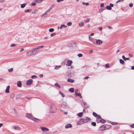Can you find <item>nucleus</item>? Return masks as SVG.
I'll list each match as a JSON object with an SVG mask.
<instances>
[{"mask_svg":"<svg viewBox=\"0 0 134 134\" xmlns=\"http://www.w3.org/2000/svg\"><path fill=\"white\" fill-rule=\"evenodd\" d=\"M89 78V77H88V76H86V77H85L83 78V79H84V80H85V79H88Z\"/></svg>","mask_w":134,"mask_h":134,"instance_id":"obj_55","label":"nucleus"},{"mask_svg":"<svg viewBox=\"0 0 134 134\" xmlns=\"http://www.w3.org/2000/svg\"><path fill=\"white\" fill-rule=\"evenodd\" d=\"M44 15H45L44 14H42L41 15V16L42 17H43V16Z\"/></svg>","mask_w":134,"mask_h":134,"instance_id":"obj_62","label":"nucleus"},{"mask_svg":"<svg viewBox=\"0 0 134 134\" xmlns=\"http://www.w3.org/2000/svg\"><path fill=\"white\" fill-rule=\"evenodd\" d=\"M93 115L95 116V117H97L98 116V115L96 113H95V112H93Z\"/></svg>","mask_w":134,"mask_h":134,"instance_id":"obj_29","label":"nucleus"},{"mask_svg":"<svg viewBox=\"0 0 134 134\" xmlns=\"http://www.w3.org/2000/svg\"><path fill=\"white\" fill-rule=\"evenodd\" d=\"M69 91H70V92H74V88H70L69 89Z\"/></svg>","mask_w":134,"mask_h":134,"instance_id":"obj_25","label":"nucleus"},{"mask_svg":"<svg viewBox=\"0 0 134 134\" xmlns=\"http://www.w3.org/2000/svg\"><path fill=\"white\" fill-rule=\"evenodd\" d=\"M110 7L111 8V7H113V4L110 3V5H109Z\"/></svg>","mask_w":134,"mask_h":134,"instance_id":"obj_53","label":"nucleus"},{"mask_svg":"<svg viewBox=\"0 0 134 134\" xmlns=\"http://www.w3.org/2000/svg\"><path fill=\"white\" fill-rule=\"evenodd\" d=\"M64 0H57V2H59L61 1H63Z\"/></svg>","mask_w":134,"mask_h":134,"instance_id":"obj_57","label":"nucleus"},{"mask_svg":"<svg viewBox=\"0 0 134 134\" xmlns=\"http://www.w3.org/2000/svg\"><path fill=\"white\" fill-rule=\"evenodd\" d=\"M16 44H11L10 46L11 47H14V46H16Z\"/></svg>","mask_w":134,"mask_h":134,"instance_id":"obj_46","label":"nucleus"},{"mask_svg":"<svg viewBox=\"0 0 134 134\" xmlns=\"http://www.w3.org/2000/svg\"><path fill=\"white\" fill-rule=\"evenodd\" d=\"M82 4L83 5H89V4L88 3H86L85 2H83L82 3Z\"/></svg>","mask_w":134,"mask_h":134,"instance_id":"obj_35","label":"nucleus"},{"mask_svg":"<svg viewBox=\"0 0 134 134\" xmlns=\"http://www.w3.org/2000/svg\"><path fill=\"white\" fill-rule=\"evenodd\" d=\"M104 3H102L100 5V7H103L104 6Z\"/></svg>","mask_w":134,"mask_h":134,"instance_id":"obj_48","label":"nucleus"},{"mask_svg":"<svg viewBox=\"0 0 134 134\" xmlns=\"http://www.w3.org/2000/svg\"><path fill=\"white\" fill-rule=\"evenodd\" d=\"M105 66L106 68H108L109 67V64H106L105 65Z\"/></svg>","mask_w":134,"mask_h":134,"instance_id":"obj_47","label":"nucleus"},{"mask_svg":"<svg viewBox=\"0 0 134 134\" xmlns=\"http://www.w3.org/2000/svg\"><path fill=\"white\" fill-rule=\"evenodd\" d=\"M117 124V123H116V122H113L112 123V124L113 125H116Z\"/></svg>","mask_w":134,"mask_h":134,"instance_id":"obj_60","label":"nucleus"},{"mask_svg":"<svg viewBox=\"0 0 134 134\" xmlns=\"http://www.w3.org/2000/svg\"><path fill=\"white\" fill-rule=\"evenodd\" d=\"M54 85L59 88H61V87L60 85H59L58 83H55L54 84Z\"/></svg>","mask_w":134,"mask_h":134,"instance_id":"obj_23","label":"nucleus"},{"mask_svg":"<svg viewBox=\"0 0 134 134\" xmlns=\"http://www.w3.org/2000/svg\"><path fill=\"white\" fill-rule=\"evenodd\" d=\"M91 124L93 126H96V123L95 122H92Z\"/></svg>","mask_w":134,"mask_h":134,"instance_id":"obj_33","label":"nucleus"},{"mask_svg":"<svg viewBox=\"0 0 134 134\" xmlns=\"http://www.w3.org/2000/svg\"><path fill=\"white\" fill-rule=\"evenodd\" d=\"M14 129L15 130H20V127L18 126H15L14 127Z\"/></svg>","mask_w":134,"mask_h":134,"instance_id":"obj_15","label":"nucleus"},{"mask_svg":"<svg viewBox=\"0 0 134 134\" xmlns=\"http://www.w3.org/2000/svg\"><path fill=\"white\" fill-rule=\"evenodd\" d=\"M131 126L132 128H134V124L131 125Z\"/></svg>","mask_w":134,"mask_h":134,"instance_id":"obj_63","label":"nucleus"},{"mask_svg":"<svg viewBox=\"0 0 134 134\" xmlns=\"http://www.w3.org/2000/svg\"><path fill=\"white\" fill-rule=\"evenodd\" d=\"M13 68H11L10 69H9L8 70V71L9 72H11L13 71Z\"/></svg>","mask_w":134,"mask_h":134,"instance_id":"obj_42","label":"nucleus"},{"mask_svg":"<svg viewBox=\"0 0 134 134\" xmlns=\"http://www.w3.org/2000/svg\"><path fill=\"white\" fill-rule=\"evenodd\" d=\"M71 25H72V23L71 22H68L67 23V25L68 26H70Z\"/></svg>","mask_w":134,"mask_h":134,"instance_id":"obj_36","label":"nucleus"},{"mask_svg":"<svg viewBox=\"0 0 134 134\" xmlns=\"http://www.w3.org/2000/svg\"><path fill=\"white\" fill-rule=\"evenodd\" d=\"M54 29L53 28H50L49 30V31L50 32H52L54 31Z\"/></svg>","mask_w":134,"mask_h":134,"instance_id":"obj_37","label":"nucleus"},{"mask_svg":"<svg viewBox=\"0 0 134 134\" xmlns=\"http://www.w3.org/2000/svg\"><path fill=\"white\" fill-rule=\"evenodd\" d=\"M83 115V113L81 112L77 114V115L78 116L81 117Z\"/></svg>","mask_w":134,"mask_h":134,"instance_id":"obj_18","label":"nucleus"},{"mask_svg":"<svg viewBox=\"0 0 134 134\" xmlns=\"http://www.w3.org/2000/svg\"><path fill=\"white\" fill-rule=\"evenodd\" d=\"M106 8L109 10H110L111 9V8L110 7V6H107L106 7Z\"/></svg>","mask_w":134,"mask_h":134,"instance_id":"obj_30","label":"nucleus"},{"mask_svg":"<svg viewBox=\"0 0 134 134\" xmlns=\"http://www.w3.org/2000/svg\"><path fill=\"white\" fill-rule=\"evenodd\" d=\"M88 37L89 40L92 42L93 43L95 44V40L91 37Z\"/></svg>","mask_w":134,"mask_h":134,"instance_id":"obj_8","label":"nucleus"},{"mask_svg":"<svg viewBox=\"0 0 134 134\" xmlns=\"http://www.w3.org/2000/svg\"><path fill=\"white\" fill-rule=\"evenodd\" d=\"M15 96V94L14 93H12L10 94V97L12 99H13L14 98Z\"/></svg>","mask_w":134,"mask_h":134,"instance_id":"obj_17","label":"nucleus"},{"mask_svg":"<svg viewBox=\"0 0 134 134\" xmlns=\"http://www.w3.org/2000/svg\"><path fill=\"white\" fill-rule=\"evenodd\" d=\"M90 21V19L89 18L87 19L86 20H85L84 21L85 23H88Z\"/></svg>","mask_w":134,"mask_h":134,"instance_id":"obj_40","label":"nucleus"},{"mask_svg":"<svg viewBox=\"0 0 134 134\" xmlns=\"http://www.w3.org/2000/svg\"><path fill=\"white\" fill-rule=\"evenodd\" d=\"M59 93L63 97H65V96L61 92L59 91Z\"/></svg>","mask_w":134,"mask_h":134,"instance_id":"obj_32","label":"nucleus"},{"mask_svg":"<svg viewBox=\"0 0 134 134\" xmlns=\"http://www.w3.org/2000/svg\"><path fill=\"white\" fill-rule=\"evenodd\" d=\"M68 81L69 82L73 83L74 82V81L73 80L71 79H68Z\"/></svg>","mask_w":134,"mask_h":134,"instance_id":"obj_20","label":"nucleus"},{"mask_svg":"<svg viewBox=\"0 0 134 134\" xmlns=\"http://www.w3.org/2000/svg\"><path fill=\"white\" fill-rule=\"evenodd\" d=\"M26 4V3H24L21 4V8H24Z\"/></svg>","mask_w":134,"mask_h":134,"instance_id":"obj_24","label":"nucleus"},{"mask_svg":"<svg viewBox=\"0 0 134 134\" xmlns=\"http://www.w3.org/2000/svg\"><path fill=\"white\" fill-rule=\"evenodd\" d=\"M32 82V80L31 79H30L27 80L26 82V84L27 85H31Z\"/></svg>","mask_w":134,"mask_h":134,"instance_id":"obj_4","label":"nucleus"},{"mask_svg":"<svg viewBox=\"0 0 134 134\" xmlns=\"http://www.w3.org/2000/svg\"><path fill=\"white\" fill-rule=\"evenodd\" d=\"M35 2L37 3H41L42 1V0H35Z\"/></svg>","mask_w":134,"mask_h":134,"instance_id":"obj_19","label":"nucleus"},{"mask_svg":"<svg viewBox=\"0 0 134 134\" xmlns=\"http://www.w3.org/2000/svg\"><path fill=\"white\" fill-rule=\"evenodd\" d=\"M72 63V61L71 60H68L67 63L66 64V65L68 66H70L71 65Z\"/></svg>","mask_w":134,"mask_h":134,"instance_id":"obj_9","label":"nucleus"},{"mask_svg":"<svg viewBox=\"0 0 134 134\" xmlns=\"http://www.w3.org/2000/svg\"><path fill=\"white\" fill-rule=\"evenodd\" d=\"M94 34L93 33H92L91 34L88 36V37H91V36H93L94 35Z\"/></svg>","mask_w":134,"mask_h":134,"instance_id":"obj_54","label":"nucleus"},{"mask_svg":"<svg viewBox=\"0 0 134 134\" xmlns=\"http://www.w3.org/2000/svg\"><path fill=\"white\" fill-rule=\"evenodd\" d=\"M77 96H79L81 98H82L81 94L80 93H78L76 95Z\"/></svg>","mask_w":134,"mask_h":134,"instance_id":"obj_41","label":"nucleus"},{"mask_svg":"<svg viewBox=\"0 0 134 134\" xmlns=\"http://www.w3.org/2000/svg\"><path fill=\"white\" fill-rule=\"evenodd\" d=\"M38 52V51L36 50L35 48H34L32 50L27 52L26 53V55L27 56L37 54Z\"/></svg>","mask_w":134,"mask_h":134,"instance_id":"obj_1","label":"nucleus"},{"mask_svg":"<svg viewBox=\"0 0 134 134\" xmlns=\"http://www.w3.org/2000/svg\"><path fill=\"white\" fill-rule=\"evenodd\" d=\"M41 130L43 132H44L46 131H48L49 130V129L48 128H47L46 127H41Z\"/></svg>","mask_w":134,"mask_h":134,"instance_id":"obj_10","label":"nucleus"},{"mask_svg":"<svg viewBox=\"0 0 134 134\" xmlns=\"http://www.w3.org/2000/svg\"><path fill=\"white\" fill-rule=\"evenodd\" d=\"M72 124H67L65 126V128L66 129L70 128H72Z\"/></svg>","mask_w":134,"mask_h":134,"instance_id":"obj_6","label":"nucleus"},{"mask_svg":"<svg viewBox=\"0 0 134 134\" xmlns=\"http://www.w3.org/2000/svg\"><path fill=\"white\" fill-rule=\"evenodd\" d=\"M85 123L83 120V119H81L78 122L77 124L78 125H80Z\"/></svg>","mask_w":134,"mask_h":134,"instance_id":"obj_5","label":"nucleus"},{"mask_svg":"<svg viewBox=\"0 0 134 134\" xmlns=\"http://www.w3.org/2000/svg\"><path fill=\"white\" fill-rule=\"evenodd\" d=\"M56 110L55 105L54 104H51L50 107V112L51 113H54Z\"/></svg>","mask_w":134,"mask_h":134,"instance_id":"obj_2","label":"nucleus"},{"mask_svg":"<svg viewBox=\"0 0 134 134\" xmlns=\"http://www.w3.org/2000/svg\"><path fill=\"white\" fill-rule=\"evenodd\" d=\"M124 0H118L116 2V3H118L119 2H122L124 1Z\"/></svg>","mask_w":134,"mask_h":134,"instance_id":"obj_44","label":"nucleus"},{"mask_svg":"<svg viewBox=\"0 0 134 134\" xmlns=\"http://www.w3.org/2000/svg\"><path fill=\"white\" fill-rule=\"evenodd\" d=\"M99 29L100 30H102V27L100 26L99 27Z\"/></svg>","mask_w":134,"mask_h":134,"instance_id":"obj_51","label":"nucleus"},{"mask_svg":"<svg viewBox=\"0 0 134 134\" xmlns=\"http://www.w3.org/2000/svg\"><path fill=\"white\" fill-rule=\"evenodd\" d=\"M107 129L106 127L104 125H102L99 129V130L100 131H104Z\"/></svg>","mask_w":134,"mask_h":134,"instance_id":"obj_3","label":"nucleus"},{"mask_svg":"<svg viewBox=\"0 0 134 134\" xmlns=\"http://www.w3.org/2000/svg\"><path fill=\"white\" fill-rule=\"evenodd\" d=\"M24 50V48H21V49L19 51H20V52H21L22 51H23Z\"/></svg>","mask_w":134,"mask_h":134,"instance_id":"obj_58","label":"nucleus"},{"mask_svg":"<svg viewBox=\"0 0 134 134\" xmlns=\"http://www.w3.org/2000/svg\"><path fill=\"white\" fill-rule=\"evenodd\" d=\"M35 2L34 1H33L32 3L30 4V5L31 6H34L36 5V4L35 2Z\"/></svg>","mask_w":134,"mask_h":134,"instance_id":"obj_22","label":"nucleus"},{"mask_svg":"<svg viewBox=\"0 0 134 134\" xmlns=\"http://www.w3.org/2000/svg\"><path fill=\"white\" fill-rule=\"evenodd\" d=\"M43 75L42 74H41L39 75V76L41 78L42 77H43Z\"/></svg>","mask_w":134,"mask_h":134,"instance_id":"obj_56","label":"nucleus"},{"mask_svg":"<svg viewBox=\"0 0 134 134\" xmlns=\"http://www.w3.org/2000/svg\"><path fill=\"white\" fill-rule=\"evenodd\" d=\"M98 116V119H100L101 118V117L100 116L98 115V116Z\"/></svg>","mask_w":134,"mask_h":134,"instance_id":"obj_61","label":"nucleus"},{"mask_svg":"<svg viewBox=\"0 0 134 134\" xmlns=\"http://www.w3.org/2000/svg\"><path fill=\"white\" fill-rule=\"evenodd\" d=\"M131 69L132 70H133L134 69V66H132L131 67Z\"/></svg>","mask_w":134,"mask_h":134,"instance_id":"obj_64","label":"nucleus"},{"mask_svg":"<svg viewBox=\"0 0 134 134\" xmlns=\"http://www.w3.org/2000/svg\"><path fill=\"white\" fill-rule=\"evenodd\" d=\"M97 44H100L102 43V41L100 40H97L96 42Z\"/></svg>","mask_w":134,"mask_h":134,"instance_id":"obj_7","label":"nucleus"},{"mask_svg":"<svg viewBox=\"0 0 134 134\" xmlns=\"http://www.w3.org/2000/svg\"><path fill=\"white\" fill-rule=\"evenodd\" d=\"M120 62L122 64H123L124 63V61L122 59H120Z\"/></svg>","mask_w":134,"mask_h":134,"instance_id":"obj_31","label":"nucleus"},{"mask_svg":"<svg viewBox=\"0 0 134 134\" xmlns=\"http://www.w3.org/2000/svg\"><path fill=\"white\" fill-rule=\"evenodd\" d=\"M133 5V4L132 3H130L129 6L130 7H132Z\"/></svg>","mask_w":134,"mask_h":134,"instance_id":"obj_50","label":"nucleus"},{"mask_svg":"<svg viewBox=\"0 0 134 134\" xmlns=\"http://www.w3.org/2000/svg\"><path fill=\"white\" fill-rule=\"evenodd\" d=\"M30 10L29 9H26L25 10V12L26 13L30 12Z\"/></svg>","mask_w":134,"mask_h":134,"instance_id":"obj_49","label":"nucleus"},{"mask_svg":"<svg viewBox=\"0 0 134 134\" xmlns=\"http://www.w3.org/2000/svg\"><path fill=\"white\" fill-rule=\"evenodd\" d=\"M122 59H129V58H126L125 57L124 55H123L122 56Z\"/></svg>","mask_w":134,"mask_h":134,"instance_id":"obj_52","label":"nucleus"},{"mask_svg":"<svg viewBox=\"0 0 134 134\" xmlns=\"http://www.w3.org/2000/svg\"><path fill=\"white\" fill-rule=\"evenodd\" d=\"M32 120L34 121H36V122H38L39 120L38 119L35 118H32Z\"/></svg>","mask_w":134,"mask_h":134,"instance_id":"obj_28","label":"nucleus"},{"mask_svg":"<svg viewBox=\"0 0 134 134\" xmlns=\"http://www.w3.org/2000/svg\"><path fill=\"white\" fill-rule=\"evenodd\" d=\"M10 88V87L9 85H8L5 90V92L6 93H9V90Z\"/></svg>","mask_w":134,"mask_h":134,"instance_id":"obj_12","label":"nucleus"},{"mask_svg":"<svg viewBox=\"0 0 134 134\" xmlns=\"http://www.w3.org/2000/svg\"><path fill=\"white\" fill-rule=\"evenodd\" d=\"M62 107L64 108H66V105L65 104H63L62 105Z\"/></svg>","mask_w":134,"mask_h":134,"instance_id":"obj_39","label":"nucleus"},{"mask_svg":"<svg viewBox=\"0 0 134 134\" xmlns=\"http://www.w3.org/2000/svg\"><path fill=\"white\" fill-rule=\"evenodd\" d=\"M105 121V120L103 119H101L100 120V122L102 124L104 123Z\"/></svg>","mask_w":134,"mask_h":134,"instance_id":"obj_26","label":"nucleus"},{"mask_svg":"<svg viewBox=\"0 0 134 134\" xmlns=\"http://www.w3.org/2000/svg\"><path fill=\"white\" fill-rule=\"evenodd\" d=\"M56 34V33H53L51 34V36L53 37Z\"/></svg>","mask_w":134,"mask_h":134,"instance_id":"obj_38","label":"nucleus"},{"mask_svg":"<svg viewBox=\"0 0 134 134\" xmlns=\"http://www.w3.org/2000/svg\"><path fill=\"white\" fill-rule=\"evenodd\" d=\"M90 118L86 117L85 119H83V120L85 123L87 122L90 120Z\"/></svg>","mask_w":134,"mask_h":134,"instance_id":"obj_11","label":"nucleus"},{"mask_svg":"<svg viewBox=\"0 0 134 134\" xmlns=\"http://www.w3.org/2000/svg\"><path fill=\"white\" fill-rule=\"evenodd\" d=\"M61 66L60 65H59V66H57L56 65V67H55L54 69H58L59 68H60L61 67Z\"/></svg>","mask_w":134,"mask_h":134,"instance_id":"obj_27","label":"nucleus"},{"mask_svg":"<svg viewBox=\"0 0 134 134\" xmlns=\"http://www.w3.org/2000/svg\"><path fill=\"white\" fill-rule=\"evenodd\" d=\"M78 92V90L77 89H76L75 90V95L77 94Z\"/></svg>","mask_w":134,"mask_h":134,"instance_id":"obj_43","label":"nucleus"},{"mask_svg":"<svg viewBox=\"0 0 134 134\" xmlns=\"http://www.w3.org/2000/svg\"><path fill=\"white\" fill-rule=\"evenodd\" d=\"M40 46H38L36 48H35V49L36 50H37V49L40 48Z\"/></svg>","mask_w":134,"mask_h":134,"instance_id":"obj_59","label":"nucleus"},{"mask_svg":"<svg viewBox=\"0 0 134 134\" xmlns=\"http://www.w3.org/2000/svg\"><path fill=\"white\" fill-rule=\"evenodd\" d=\"M22 86L21 83V81H18L17 82V86L19 87H20Z\"/></svg>","mask_w":134,"mask_h":134,"instance_id":"obj_14","label":"nucleus"},{"mask_svg":"<svg viewBox=\"0 0 134 134\" xmlns=\"http://www.w3.org/2000/svg\"><path fill=\"white\" fill-rule=\"evenodd\" d=\"M79 26L81 27L83 26L84 25V23L82 22H81L80 23H79Z\"/></svg>","mask_w":134,"mask_h":134,"instance_id":"obj_16","label":"nucleus"},{"mask_svg":"<svg viewBox=\"0 0 134 134\" xmlns=\"http://www.w3.org/2000/svg\"><path fill=\"white\" fill-rule=\"evenodd\" d=\"M37 77V76L35 75H32V77H31L33 79L36 78Z\"/></svg>","mask_w":134,"mask_h":134,"instance_id":"obj_34","label":"nucleus"},{"mask_svg":"<svg viewBox=\"0 0 134 134\" xmlns=\"http://www.w3.org/2000/svg\"><path fill=\"white\" fill-rule=\"evenodd\" d=\"M26 116L30 119H31L32 117V115L30 114L26 113Z\"/></svg>","mask_w":134,"mask_h":134,"instance_id":"obj_13","label":"nucleus"},{"mask_svg":"<svg viewBox=\"0 0 134 134\" xmlns=\"http://www.w3.org/2000/svg\"><path fill=\"white\" fill-rule=\"evenodd\" d=\"M67 27V26L65 25H61L60 27V29H62L63 28H66Z\"/></svg>","mask_w":134,"mask_h":134,"instance_id":"obj_21","label":"nucleus"},{"mask_svg":"<svg viewBox=\"0 0 134 134\" xmlns=\"http://www.w3.org/2000/svg\"><path fill=\"white\" fill-rule=\"evenodd\" d=\"M82 54L81 53H79L78 54V56L79 57H81L82 56Z\"/></svg>","mask_w":134,"mask_h":134,"instance_id":"obj_45","label":"nucleus"}]
</instances>
